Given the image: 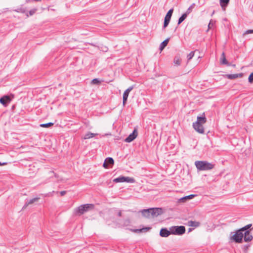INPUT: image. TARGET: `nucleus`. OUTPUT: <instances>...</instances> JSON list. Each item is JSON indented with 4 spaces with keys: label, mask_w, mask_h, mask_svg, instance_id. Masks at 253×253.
Returning <instances> with one entry per match:
<instances>
[{
    "label": "nucleus",
    "mask_w": 253,
    "mask_h": 253,
    "mask_svg": "<svg viewBox=\"0 0 253 253\" xmlns=\"http://www.w3.org/2000/svg\"><path fill=\"white\" fill-rule=\"evenodd\" d=\"M207 121V119L205 116H198L196 122L193 123V127L194 129L199 133H204V129L203 125Z\"/></svg>",
    "instance_id": "obj_1"
},
{
    "label": "nucleus",
    "mask_w": 253,
    "mask_h": 253,
    "mask_svg": "<svg viewBox=\"0 0 253 253\" xmlns=\"http://www.w3.org/2000/svg\"><path fill=\"white\" fill-rule=\"evenodd\" d=\"M195 165L199 171L208 170L212 169L214 165L204 161H197L195 162Z\"/></svg>",
    "instance_id": "obj_2"
},
{
    "label": "nucleus",
    "mask_w": 253,
    "mask_h": 253,
    "mask_svg": "<svg viewBox=\"0 0 253 253\" xmlns=\"http://www.w3.org/2000/svg\"><path fill=\"white\" fill-rule=\"evenodd\" d=\"M188 62H193L194 63L200 62L201 61L202 56L201 53L198 51L190 52L187 56Z\"/></svg>",
    "instance_id": "obj_3"
},
{
    "label": "nucleus",
    "mask_w": 253,
    "mask_h": 253,
    "mask_svg": "<svg viewBox=\"0 0 253 253\" xmlns=\"http://www.w3.org/2000/svg\"><path fill=\"white\" fill-rule=\"evenodd\" d=\"M94 208L93 204H84L78 207L75 210L76 214H82L85 212L87 211L89 209H92Z\"/></svg>",
    "instance_id": "obj_4"
},
{
    "label": "nucleus",
    "mask_w": 253,
    "mask_h": 253,
    "mask_svg": "<svg viewBox=\"0 0 253 253\" xmlns=\"http://www.w3.org/2000/svg\"><path fill=\"white\" fill-rule=\"evenodd\" d=\"M171 233L173 235H182L185 232V227L184 226H173L170 227Z\"/></svg>",
    "instance_id": "obj_5"
},
{
    "label": "nucleus",
    "mask_w": 253,
    "mask_h": 253,
    "mask_svg": "<svg viewBox=\"0 0 253 253\" xmlns=\"http://www.w3.org/2000/svg\"><path fill=\"white\" fill-rule=\"evenodd\" d=\"M113 181L116 183L126 182L129 183H133L135 182V180L132 177L120 176L117 178H115L113 180Z\"/></svg>",
    "instance_id": "obj_6"
},
{
    "label": "nucleus",
    "mask_w": 253,
    "mask_h": 253,
    "mask_svg": "<svg viewBox=\"0 0 253 253\" xmlns=\"http://www.w3.org/2000/svg\"><path fill=\"white\" fill-rule=\"evenodd\" d=\"M144 211L145 212L150 211L151 216L154 217L161 215L163 213V209L159 208H150L144 209Z\"/></svg>",
    "instance_id": "obj_7"
},
{
    "label": "nucleus",
    "mask_w": 253,
    "mask_h": 253,
    "mask_svg": "<svg viewBox=\"0 0 253 253\" xmlns=\"http://www.w3.org/2000/svg\"><path fill=\"white\" fill-rule=\"evenodd\" d=\"M243 237V231L240 229L236 231L235 233L232 236V239L236 243H240L242 242Z\"/></svg>",
    "instance_id": "obj_8"
},
{
    "label": "nucleus",
    "mask_w": 253,
    "mask_h": 253,
    "mask_svg": "<svg viewBox=\"0 0 253 253\" xmlns=\"http://www.w3.org/2000/svg\"><path fill=\"white\" fill-rule=\"evenodd\" d=\"M14 97V94H10V95H5L3 96L0 98V103L3 106H6L10 102L12 99Z\"/></svg>",
    "instance_id": "obj_9"
},
{
    "label": "nucleus",
    "mask_w": 253,
    "mask_h": 253,
    "mask_svg": "<svg viewBox=\"0 0 253 253\" xmlns=\"http://www.w3.org/2000/svg\"><path fill=\"white\" fill-rule=\"evenodd\" d=\"M173 9H170V10H169V11L167 13V14L165 17V20H164V28H165L168 25V24L170 21L172 14L173 13Z\"/></svg>",
    "instance_id": "obj_10"
},
{
    "label": "nucleus",
    "mask_w": 253,
    "mask_h": 253,
    "mask_svg": "<svg viewBox=\"0 0 253 253\" xmlns=\"http://www.w3.org/2000/svg\"><path fill=\"white\" fill-rule=\"evenodd\" d=\"M137 136V131L134 129L133 132L130 133L125 140L126 142L130 143L134 140Z\"/></svg>",
    "instance_id": "obj_11"
},
{
    "label": "nucleus",
    "mask_w": 253,
    "mask_h": 253,
    "mask_svg": "<svg viewBox=\"0 0 253 253\" xmlns=\"http://www.w3.org/2000/svg\"><path fill=\"white\" fill-rule=\"evenodd\" d=\"M133 86H129L124 92L123 96V104L124 106H125L126 103V102L127 101V98L128 96L129 93L130 92V91H131L133 89Z\"/></svg>",
    "instance_id": "obj_12"
},
{
    "label": "nucleus",
    "mask_w": 253,
    "mask_h": 253,
    "mask_svg": "<svg viewBox=\"0 0 253 253\" xmlns=\"http://www.w3.org/2000/svg\"><path fill=\"white\" fill-rule=\"evenodd\" d=\"M114 163V161L112 158L108 157L105 160L103 166L104 168L107 169L110 167H112Z\"/></svg>",
    "instance_id": "obj_13"
},
{
    "label": "nucleus",
    "mask_w": 253,
    "mask_h": 253,
    "mask_svg": "<svg viewBox=\"0 0 253 253\" xmlns=\"http://www.w3.org/2000/svg\"><path fill=\"white\" fill-rule=\"evenodd\" d=\"M171 233V230H168L166 228H162L160 231V235L162 237H168Z\"/></svg>",
    "instance_id": "obj_14"
},
{
    "label": "nucleus",
    "mask_w": 253,
    "mask_h": 253,
    "mask_svg": "<svg viewBox=\"0 0 253 253\" xmlns=\"http://www.w3.org/2000/svg\"><path fill=\"white\" fill-rule=\"evenodd\" d=\"M244 239L245 242L251 241L253 239V236L250 234V231H245L243 232Z\"/></svg>",
    "instance_id": "obj_15"
},
{
    "label": "nucleus",
    "mask_w": 253,
    "mask_h": 253,
    "mask_svg": "<svg viewBox=\"0 0 253 253\" xmlns=\"http://www.w3.org/2000/svg\"><path fill=\"white\" fill-rule=\"evenodd\" d=\"M196 196V195L191 194L186 196L182 197L178 200L179 203H184L186 201L193 199Z\"/></svg>",
    "instance_id": "obj_16"
},
{
    "label": "nucleus",
    "mask_w": 253,
    "mask_h": 253,
    "mask_svg": "<svg viewBox=\"0 0 253 253\" xmlns=\"http://www.w3.org/2000/svg\"><path fill=\"white\" fill-rule=\"evenodd\" d=\"M39 199H40L39 198H34L32 199H31L30 200L26 201L25 205L23 206L22 209L23 210L25 209L29 205H30L32 204H33L34 203H35L36 202H37L39 200Z\"/></svg>",
    "instance_id": "obj_17"
},
{
    "label": "nucleus",
    "mask_w": 253,
    "mask_h": 253,
    "mask_svg": "<svg viewBox=\"0 0 253 253\" xmlns=\"http://www.w3.org/2000/svg\"><path fill=\"white\" fill-rule=\"evenodd\" d=\"M228 78L230 80L235 79L238 78L239 77H242L243 76V74H229L227 75Z\"/></svg>",
    "instance_id": "obj_18"
},
{
    "label": "nucleus",
    "mask_w": 253,
    "mask_h": 253,
    "mask_svg": "<svg viewBox=\"0 0 253 253\" xmlns=\"http://www.w3.org/2000/svg\"><path fill=\"white\" fill-rule=\"evenodd\" d=\"M169 41V39H167L164 41H163L160 44V49L161 51H162L164 48L167 45Z\"/></svg>",
    "instance_id": "obj_19"
},
{
    "label": "nucleus",
    "mask_w": 253,
    "mask_h": 253,
    "mask_svg": "<svg viewBox=\"0 0 253 253\" xmlns=\"http://www.w3.org/2000/svg\"><path fill=\"white\" fill-rule=\"evenodd\" d=\"M97 134H98L97 133H92L90 132H88L84 135V139H89L90 138H92V137L97 135Z\"/></svg>",
    "instance_id": "obj_20"
},
{
    "label": "nucleus",
    "mask_w": 253,
    "mask_h": 253,
    "mask_svg": "<svg viewBox=\"0 0 253 253\" xmlns=\"http://www.w3.org/2000/svg\"><path fill=\"white\" fill-rule=\"evenodd\" d=\"M229 2V0H220V5L224 10L225 9V7L227 5Z\"/></svg>",
    "instance_id": "obj_21"
},
{
    "label": "nucleus",
    "mask_w": 253,
    "mask_h": 253,
    "mask_svg": "<svg viewBox=\"0 0 253 253\" xmlns=\"http://www.w3.org/2000/svg\"><path fill=\"white\" fill-rule=\"evenodd\" d=\"M188 223L189 226L192 227H197L199 225V223L196 221H190Z\"/></svg>",
    "instance_id": "obj_22"
},
{
    "label": "nucleus",
    "mask_w": 253,
    "mask_h": 253,
    "mask_svg": "<svg viewBox=\"0 0 253 253\" xmlns=\"http://www.w3.org/2000/svg\"><path fill=\"white\" fill-rule=\"evenodd\" d=\"M187 13H184L179 18V20H178V23L179 24H180L182 22H183L185 19L187 17Z\"/></svg>",
    "instance_id": "obj_23"
},
{
    "label": "nucleus",
    "mask_w": 253,
    "mask_h": 253,
    "mask_svg": "<svg viewBox=\"0 0 253 253\" xmlns=\"http://www.w3.org/2000/svg\"><path fill=\"white\" fill-rule=\"evenodd\" d=\"M53 125V123H48L46 124H40V126L42 127H49Z\"/></svg>",
    "instance_id": "obj_24"
},
{
    "label": "nucleus",
    "mask_w": 253,
    "mask_h": 253,
    "mask_svg": "<svg viewBox=\"0 0 253 253\" xmlns=\"http://www.w3.org/2000/svg\"><path fill=\"white\" fill-rule=\"evenodd\" d=\"M144 211V210L141 211V212L143 216H144V217H150V216H151V212L149 211V212H145Z\"/></svg>",
    "instance_id": "obj_25"
},
{
    "label": "nucleus",
    "mask_w": 253,
    "mask_h": 253,
    "mask_svg": "<svg viewBox=\"0 0 253 253\" xmlns=\"http://www.w3.org/2000/svg\"><path fill=\"white\" fill-rule=\"evenodd\" d=\"M220 62L221 63H226V60L225 54L223 52L220 58Z\"/></svg>",
    "instance_id": "obj_26"
},
{
    "label": "nucleus",
    "mask_w": 253,
    "mask_h": 253,
    "mask_svg": "<svg viewBox=\"0 0 253 253\" xmlns=\"http://www.w3.org/2000/svg\"><path fill=\"white\" fill-rule=\"evenodd\" d=\"M101 83V81L98 79H94L91 81V84H98Z\"/></svg>",
    "instance_id": "obj_27"
},
{
    "label": "nucleus",
    "mask_w": 253,
    "mask_h": 253,
    "mask_svg": "<svg viewBox=\"0 0 253 253\" xmlns=\"http://www.w3.org/2000/svg\"><path fill=\"white\" fill-rule=\"evenodd\" d=\"M252 226V224H248L244 227L241 228L242 231L245 232V231H250L249 229Z\"/></svg>",
    "instance_id": "obj_28"
},
{
    "label": "nucleus",
    "mask_w": 253,
    "mask_h": 253,
    "mask_svg": "<svg viewBox=\"0 0 253 253\" xmlns=\"http://www.w3.org/2000/svg\"><path fill=\"white\" fill-rule=\"evenodd\" d=\"M252 226V224H248L244 227L241 228L242 231L245 232V231H250L249 229Z\"/></svg>",
    "instance_id": "obj_29"
},
{
    "label": "nucleus",
    "mask_w": 253,
    "mask_h": 253,
    "mask_svg": "<svg viewBox=\"0 0 253 253\" xmlns=\"http://www.w3.org/2000/svg\"><path fill=\"white\" fill-rule=\"evenodd\" d=\"M248 81L250 83H253V72L252 73L249 77Z\"/></svg>",
    "instance_id": "obj_30"
},
{
    "label": "nucleus",
    "mask_w": 253,
    "mask_h": 253,
    "mask_svg": "<svg viewBox=\"0 0 253 253\" xmlns=\"http://www.w3.org/2000/svg\"><path fill=\"white\" fill-rule=\"evenodd\" d=\"M249 34H253V30H248L245 31L243 33V36H245L246 35Z\"/></svg>",
    "instance_id": "obj_31"
},
{
    "label": "nucleus",
    "mask_w": 253,
    "mask_h": 253,
    "mask_svg": "<svg viewBox=\"0 0 253 253\" xmlns=\"http://www.w3.org/2000/svg\"><path fill=\"white\" fill-rule=\"evenodd\" d=\"M37 9H33L32 10H31L30 11H29V14L30 16H32L35 13Z\"/></svg>",
    "instance_id": "obj_32"
},
{
    "label": "nucleus",
    "mask_w": 253,
    "mask_h": 253,
    "mask_svg": "<svg viewBox=\"0 0 253 253\" xmlns=\"http://www.w3.org/2000/svg\"><path fill=\"white\" fill-rule=\"evenodd\" d=\"M150 229V227H146V228H142L141 229H137V230H136V231H138L139 232H142L143 230L147 231V230H149Z\"/></svg>",
    "instance_id": "obj_33"
},
{
    "label": "nucleus",
    "mask_w": 253,
    "mask_h": 253,
    "mask_svg": "<svg viewBox=\"0 0 253 253\" xmlns=\"http://www.w3.org/2000/svg\"><path fill=\"white\" fill-rule=\"evenodd\" d=\"M213 25L214 23L211 21H210L208 25L209 29L211 28L213 26Z\"/></svg>",
    "instance_id": "obj_34"
},
{
    "label": "nucleus",
    "mask_w": 253,
    "mask_h": 253,
    "mask_svg": "<svg viewBox=\"0 0 253 253\" xmlns=\"http://www.w3.org/2000/svg\"><path fill=\"white\" fill-rule=\"evenodd\" d=\"M66 193V191H62L60 192V195L61 196H64Z\"/></svg>",
    "instance_id": "obj_35"
},
{
    "label": "nucleus",
    "mask_w": 253,
    "mask_h": 253,
    "mask_svg": "<svg viewBox=\"0 0 253 253\" xmlns=\"http://www.w3.org/2000/svg\"><path fill=\"white\" fill-rule=\"evenodd\" d=\"M192 9V7H189V8H188V9L187 12V13H189L191 11Z\"/></svg>",
    "instance_id": "obj_36"
},
{
    "label": "nucleus",
    "mask_w": 253,
    "mask_h": 253,
    "mask_svg": "<svg viewBox=\"0 0 253 253\" xmlns=\"http://www.w3.org/2000/svg\"><path fill=\"white\" fill-rule=\"evenodd\" d=\"M118 216H121V215H122V212H121V211H119V212H118Z\"/></svg>",
    "instance_id": "obj_37"
},
{
    "label": "nucleus",
    "mask_w": 253,
    "mask_h": 253,
    "mask_svg": "<svg viewBox=\"0 0 253 253\" xmlns=\"http://www.w3.org/2000/svg\"><path fill=\"white\" fill-rule=\"evenodd\" d=\"M4 164H5V163H1V162H0V166H2V165H4Z\"/></svg>",
    "instance_id": "obj_38"
},
{
    "label": "nucleus",
    "mask_w": 253,
    "mask_h": 253,
    "mask_svg": "<svg viewBox=\"0 0 253 253\" xmlns=\"http://www.w3.org/2000/svg\"><path fill=\"white\" fill-rule=\"evenodd\" d=\"M233 66H235V64H232Z\"/></svg>",
    "instance_id": "obj_39"
}]
</instances>
